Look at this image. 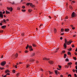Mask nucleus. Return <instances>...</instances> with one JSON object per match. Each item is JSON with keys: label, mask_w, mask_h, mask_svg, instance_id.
Here are the masks:
<instances>
[{"label": "nucleus", "mask_w": 77, "mask_h": 77, "mask_svg": "<svg viewBox=\"0 0 77 77\" xmlns=\"http://www.w3.org/2000/svg\"><path fill=\"white\" fill-rule=\"evenodd\" d=\"M3 14H5V11H4L2 13V12L0 11V18H3Z\"/></svg>", "instance_id": "obj_1"}, {"label": "nucleus", "mask_w": 77, "mask_h": 77, "mask_svg": "<svg viewBox=\"0 0 77 77\" xmlns=\"http://www.w3.org/2000/svg\"><path fill=\"white\" fill-rule=\"evenodd\" d=\"M27 6H29V5H30V6H31L32 8H35V5H33V4L32 3H27L26 5Z\"/></svg>", "instance_id": "obj_2"}, {"label": "nucleus", "mask_w": 77, "mask_h": 77, "mask_svg": "<svg viewBox=\"0 0 77 77\" xmlns=\"http://www.w3.org/2000/svg\"><path fill=\"white\" fill-rule=\"evenodd\" d=\"M6 62L5 61H2L1 63V65L2 66H4L6 64Z\"/></svg>", "instance_id": "obj_3"}, {"label": "nucleus", "mask_w": 77, "mask_h": 77, "mask_svg": "<svg viewBox=\"0 0 77 77\" xmlns=\"http://www.w3.org/2000/svg\"><path fill=\"white\" fill-rule=\"evenodd\" d=\"M72 42V41L69 40L68 42H67V45H69V44H71V43Z\"/></svg>", "instance_id": "obj_4"}, {"label": "nucleus", "mask_w": 77, "mask_h": 77, "mask_svg": "<svg viewBox=\"0 0 77 77\" xmlns=\"http://www.w3.org/2000/svg\"><path fill=\"white\" fill-rule=\"evenodd\" d=\"M35 60L34 59H32V58L30 59V60H29V62H33Z\"/></svg>", "instance_id": "obj_5"}, {"label": "nucleus", "mask_w": 77, "mask_h": 77, "mask_svg": "<svg viewBox=\"0 0 77 77\" xmlns=\"http://www.w3.org/2000/svg\"><path fill=\"white\" fill-rule=\"evenodd\" d=\"M43 60H49L50 59L49 58H44L43 59Z\"/></svg>", "instance_id": "obj_6"}, {"label": "nucleus", "mask_w": 77, "mask_h": 77, "mask_svg": "<svg viewBox=\"0 0 77 77\" xmlns=\"http://www.w3.org/2000/svg\"><path fill=\"white\" fill-rule=\"evenodd\" d=\"M75 14V13H74V12H73L72 14V17H74Z\"/></svg>", "instance_id": "obj_7"}, {"label": "nucleus", "mask_w": 77, "mask_h": 77, "mask_svg": "<svg viewBox=\"0 0 77 77\" xmlns=\"http://www.w3.org/2000/svg\"><path fill=\"white\" fill-rule=\"evenodd\" d=\"M72 63L71 62L69 63H67L68 66H71V65H72Z\"/></svg>", "instance_id": "obj_8"}, {"label": "nucleus", "mask_w": 77, "mask_h": 77, "mask_svg": "<svg viewBox=\"0 0 77 77\" xmlns=\"http://www.w3.org/2000/svg\"><path fill=\"white\" fill-rule=\"evenodd\" d=\"M48 62L50 63V64H53V61H49Z\"/></svg>", "instance_id": "obj_9"}, {"label": "nucleus", "mask_w": 77, "mask_h": 77, "mask_svg": "<svg viewBox=\"0 0 77 77\" xmlns=\"http://www.w3.org/2000/svg\"><path fill=\"white\" fill-rule=\"evenodd\" d=\"M6 25L3 26H2V29H4L5 28H6Z\"/></svg>", "instance_id": "obj_10"}, {"label": "nucleus", "mask_w": 77, "mask_h": 77, "mask_svg": "<svg viewBox=\"0 0 77 77\" xmlns=\"http://www.w3.org/2000/svg\"><path fill=\"white\" fill-rule=\"evenodd\" d=\"M63 47L64 48H66V43H64L63 45Z\"/></svg>", "instance_id": "obj_11"}, {"label": "nucleus", "mask_w": 77, "mask_h": 77, "mask_svg": "<svg viewBox=\"0 0 77 77\" xmlns=\"http://www.w3.org/2000/svg\"><path fill=\"white\" fill-rule=\"evenodd\" d=\"M69 29H65L64 30V31L65 32H69Z\"/></svg>", "instance_id": "obj_12"}, {"label": "nucleus", "mask_w": 77, "mask_h": 77, "mask_svg": "<svg viewBox=\"0 0 77 77\" xmlns=\"http://www.w3.org/2000/svg\"><path fill=\"white\" fill-rule=\"evenodd\" d=\"M6 14H10V12L8 11H6Z\"/></svg>", "instance_id": "obj_13"}, {"label": "nucleus", "mask_w": 77, "mask_h": 77, "mask_svg": "<svg viewBox=\"0 0 77 77\" xmlns=\"http://www.w3.org/2000/svg\"><path fill=\"white\" fill-rule=\"evenodd\" d=\"M10 72V71H9V70H5V73H7V72Z\"/></svg>", "instance_id": "obj_14"}, {"label": "nucleus", "mask_w": 77, "mask_h": 77, "mask_svg": "<svg viewBox=\"0 0 77 77\" xmlns=\"http://www.w3.org/2000/svg\"><path fill=\"white\" fill-rule=\"evenodd\" d=\"M67 54L68 55H71V54L70 52H68Z\"/></svg>", "instance_id": "obj_15"}, {"label": "nucleus", "mask_w": 77, "mask_h": 77, "mask_svg": "<svg viewBox=\"0 0 77 77\" xmlns=\"http://www.w3.org/2000/svg\"><path fill=\"white\" fill-rule=\"evenodd\" d=\"M14 56L15 57H18V54H16L14 55Z\"/></svg>", "instance_id": "obj_16"}, {"label": "nucleus", "mask_w": 77, "mask_h": 77, "mask_svg": "<svg viewBox=\"0 0 77 77\" xmlns=\"http://www.w3.org/2000/svg\"><path fill=\"white\" fill-rule=\"evenodd\" d=\"M66 54H65L64 55V58H66Z\"/></svg>", "instance_id": "obj_17"}, {"label": "nucleus", "mask_w": 77, "mask_h": 77, "mask_svg": "<svg viewBox=\"0 0 77 77\" xmlns=\"http://www.w3.org/2000/svg\"><path fill=\"white\" fill-rule=\"evenodd\" d=\"M57 70H55V72L56 74H57Z\"/></svg>", "instance_id": "obj_18"}, {"label": "nucleus", "mask_w": 77, "mask_h": 77, "mask_svg": "<svg viewBox=\"0 0 77 77\" xmlns=\"http://www.w3.org/2000/svg\"><path fill=\"white\" fill-rule=\"evenodd\" d=\"M65 44H67V40H66V39H65Z\"/></svg>", "instance_id": "obj_19"}, {"label": "nucleus", "mask_w": 77, "mask_h": 77, "mask_svg": "<svg viewBox=\"0 0 77 77\" xmlns=\"http://www.w3.org/2000/svg\"><path fill=\"white\" fill-rule=\"evenodd\" d=\"M35 54H34V53H33L32 54L31 56H35Z\"/></svg>", "instance_id": "obj_20"}, {"label": "nucleus", "mask_w": 77, "mask_h": 77, "mask_svg": "<svg viewBox=\"0 0 77 77\" xmlns=\"http://www.w3.org/2000/svg\"><path fill=\"white\" fill-rule=\"evenodd\" d=\"M26 10H22V12H26Z\"/></svg>", "instance_id": "obj_21"}, {"label": "nucleus", "mask_w": 77, "mask_h": 77, "mask_svg": "<svg viewBox=\"0 0 77 77\" xmlns=\"http://www.w3.org/2000/svg\"><path fill=\"white\" fill-rule=\"evenodd\" d=\"M65 51H65L64 50V51H62V53L63 54H64V53H65Z\"/></svg>", "instance_id": "obj_22"}, {"label": "nucleus", "mask_w": 77, "mask_h": 77, "mask_svg": "<svg viewBox=\"0 0 77 77\" xmlns=\"http://www.w3.org/2000/svg\"><path fill=\"white\" fill-rule=\"evenodd\" d=\"M13 10V8H12L11 7L10 8V11H11V12H12V11Z\"/></svg>", "instance_id": "obj_23"}, {"label": "nucleus", "mask_w": 77, "mask_h": 77, "mask_svg": "<svg viewBox=\"0 0 77 77\" xmlns=\"http://www.w3.org/2000/svg\"><path fill=\"white\" fill-rule=\"evenodd\" d=\"M29 50L30 51H33V48H31L29 49Z\"/></svg>", "instance_id": "obj_24"}, {"label": "nucleus", "mask_w": 77, "mask_h": 77, "mask_svg": "<svg viewBox=\"0 0 77 77\" xmlns=\"http://www.w3.org/2000/svg\"><path fill=\"white\" fill-rule=\"evenodd\" d=\"M22 9H24L25 8V6H22Z\"/></svg>", "instance_id": "obj_25"}, {"label": "nucleus", "mask_w": 77, "mask_h": 77, "mask_svg": "<svg viewBox=\"0 0 77 77\" xmlns=\"http://www.w3.org/2000/svg\"><path fill=\"white\" fill-rule=\"evenodd\" d=\"M65 19H68V16H66L65 17Z\"/></svg>", "instance_id": "obj_26"}, {"label": "nucleus", "mask_w": 77, "mask_h": 77, "mask_svg": "<svg viewBox=\"0 0 77 77\" xmlns=\"http://www.w3.org/2000/svg\"><path fill=\"white\" fill-rule=\"evenodd\" d=\"M29 48V45H27L26 47V49H27V48Z\"/></svg>", "instance_id": "obj_27"}, {"label": "nucleus", "mask_w": 77, "mask_h": 77, "mask_svg": "<svg viewBox=\"0 0 77 77\" xmlns=\"http://www.w3.org/2000/svg\"><path fill=\"white\" fill-rule=\"evenodd\" d=\"M68 61H69V60L68 58H66V62H68Z\"/></svg>", "instance_id": "obj_28"}, {"label": "nucleus", "mask_w": 77, "mask_h": 77, "mask_svg": "<svg viewBox=\"0 0 77 77\" xmlns=\"http://www.w3.org/2000/svg\"><path fill=\"white\" fill-rule=\"evenodd\" d=\"M58 67L59 68H60V69H61V68H62V66H61L58 65Z\"/></svg>", "instance_id": "obj_29"}, {"label": "nucleus", "mask_w": 77, "mask_h": 77, "mask_svg": "<svg viewBox=\"0 0 77 77\" xmlns=\"http://www.w3.org/2000/svg\"><path fill=\"white\" fill-rule=\"evenodd\" d=\"M72 48H74V47H75V46L74 44L72 45Z\"/></svg>", "instance_id": "obj_30"}, {"label": "nucleus", "mask_w": 77, "mask_h": 77, "mask_svg": "<svg viewBox=\"0 0 77 77\" xmlns=\"http://www.w3.org/2000/svg\"><path fill=\"white\" fill-rule=\"evenodd\" d=\"M32 46L33 47H36V45L34 44H33L32 45Z\"/></svg>", "instance_id": "obj_31"}, {"label": "nucleus", "mask_w": 77, "mask_h": 77, "mask_svg": "<svg viewBox=\"0 0 77 77\" xmlns=\"http://www.w3.org/2000/svg\"><path fill=\"white\" fill-rule=\"evenodd\" d=\"M28 52H29V51H28L26 50L25 51V53H28Z\"/></svg>", "instance_id": "obj_32"}, {"label": "nucleus", "mask_w": 77, "mask_h": 77, "mask_svg": "<svg viewBox=\"0 0 77 77\" xmlns=\"http://www.w3.org/2000/svg\"><path fill=\"white\" fill-rule=\"evenodd\" d=\"M3 21H4V23H6V20L5 19H3Z\"/></svg>", "instance_id": "obj_33"}, {"label": "nucleus", "mask_w": 77, "mask_h": 77, "mask_svg": "<svg viewBox=\"0 0 77 77\" xmlns=\"http://www.w3.org/2000/svg\"><path fill=\"white\" fill-rule=\"evenodd\" d=\"M68 50H69V51H71L72 50V48H70L69 49H68Z\"/></svg>", "instance_id": "obj_34"}, {"label": "nucleus", "mask_w": 77, "mask_h": 77, "mask_svg": "<svg viewBox=\"0 0 77 77\" xmlns=\"http://www.w3.org/2000/svg\"><path fill=\"white\" fill-rule=\"evenodd\" d=\"M57 32V31H56V29H54V32L55 33H56Z\"/></svg>", "instance_id": "obj_35"}, {"label": "nucleus", "mask_w": 77, "mask_h": 77, "mask_svg": "<svg viewBox=\"0 0 77 77\" xmlns=\"http://www.w3.org/2000/svg\"><path fill=\"white\" fill-rule=\"evenodd\" d=\"M68 77H71V74H69L68 75Z\"/></svg>", "instance_id": "obj_36"}, {"label": "nucleus", "mask_w": 77, "mask_h": 77, "mask_svg": "<svg viewBox=\"0 0 77 77\" xmlns=\"http://www.w3.org/2000/svg\"><path fill=\"white\" fill-rule=\"evenodd\" d=\"M32 10L31 9H29L28 10V11L29 12H30L31 11H32Z\"/></svg>", "instance_id": "obj_37"}, {"label": "nucleus", "mask_w": 77, "mask_h": 77, "mask_svg": "<svg viewBox=\"0 0 77 77\" xmlns=\"http://www.w3.org/2000/svg\"><path fill=\"white\" fill-rule=\"evenodd\" d=\"M61 32H63V31H64V29H61Z\"/></svg>", "instance_id": "obj_38"}, {"label": "nucleus", "mask_w": 77, "mask_h": 77, "mask_svg": "<svg viewBox=\"0 0 77 77\" xmlns=\"http://www.w3.org/2000/svg\"><path fill=\"white\" fill-rule=\"evenodd\" d=\"M29 48L30 49V48H32V46H29Z\"/></svg>", "instance_id": "obj_39"}, {"label": "nucleus", "mask_w": 77, "mask_h": 77, "mask_svg": "<svg viewBox=\"0 0 77 77\" xmlns=\"http://www.w3.org/2000/svg\"><path fill=\"white\" fill-rule=\"evenodd\" d=\"M12 72L13 73H15V70H13Z\"/></svg>", "instance_id": "obj_40"}, {"label": "nucleus", "mask_w": 77, "mask_h": 77, "mask_svg": "<svg viewBox=\"0 0 77 77\" xmlns=\"http://www.w3.org/2000/svg\"><path fill=\"white\" fill-rule=\"evenodd\" d=\"M73 57L74 58L73 59H74L75 60H76V57Z\"/></svg>", "instance_id": "obj_41"}, {"label": "nucleus", "mask_w": 77, "mask_h": 77, "mask_svg": "<svg viewBox=\"0 0 77 77\" xmlns=\"http://www.w3.org/2000/svg\"><path fill=\"white\" fill-rule=\"evenodd\" d=\"M7 9H8V10H10V8L8 7H7Z\"/></svg>", "instance_id": "obj_42"}, {"label": "nucleus", "mask_w": 77, "mask_h": 77, "mask_svg": "<svg viewBox=\"0 0 77 77\" xmlns=\"http://www.w3.org/2000/svg\"><path fill=\"white\" fill-rule=\"evenodd\" d=\"M20 75V73H17V74H16V75L18 77V75Z\"/></svg>", "instance_id": "obj_43"}, {"label": "nucleus", "mask_w": 77, "mask_h": 77, "mask_svg": "<svg viewBox=\"0 0 77 77\" xmlns=\"http://www.w3.org/2000/svg\"><path fill=\"white\" fill-rule=\"evenodd\" d=\"M17 10H20V7H17Z\"/></svg>", "instance_id": "obj_44"}, {"label": "nucleus", "mask_w": 77, "mask_h": 77, "mask_svg": "<svg viewBox=\"0 0 77 77\" xmlns=\"http://www.w3.org/2000/svg\"><path fill=\"white\" fill-rule=\"evenodd\" d=\"M74 75V77H77V75H76V74H75Z\"/></svg>", "instance_id": "obj_45"}, {"label": "nucleus", "mask_w": 77, "mask_h": 77, "mask_svg": "<svg viewBox=\"0 0 77 77\" xmlns=\"http://www.w3.org/2000/svg\"><path fill=\"white\" fill-rule=\"evenodd\" d=\"M24 35V33H22L21 36H23Z\"/></svg>", "instance_id": "obj_46"}, {"label": "nucleus", "mask_w": 77, "mask_h": 77, "mask_svg": "<svg viewBox=\"0 0 77 77\" xmlns=\"http://www.w3.org/2000/svg\"><path fill=\"white\" fill-rule=\"evenodd\" d=\"M40 69L41 71H43V69H42V68H40Z\"/></svg>", "instance_id": "obj_47"}, {"label": "nucleus", "mask_w": 77, "mask_h": 77, "mask_svg": "<svg viewBox=\"0 0 77 77\" xmlns=\"http://www.w3.org/2000/svg\"><path fill=\"white\" fill-rule=\"evenodd\" d=\"M10 75V74L9 73H8L6 74V75Z\"/></svg>", "instance_id": "obj_48"}, {"label": "nucleus", "mask_w": 77, "mask_h": 77, "mask_svg": "<svg viewBox=\"0 0 77 77\" xmlns=\"http://www.w3.org/2000/svg\"><path fill=\"white\" fill-rule=\"evenodd\" d=\"M3 30H0V33H3Z\"/></svg>", "instance_id": "obj_49"}, {"label": "nucleus", "mask_w": 77, "mask_h": 77, "mask_svg": "<svg viewBox=\"0 0 77 77\" xmlns=\"http://www.w3.org/2000/svg\"><path fill=\"white\" fill-rule=\"evenodd\" d=\"M43 26V24H41V25H40L39 27L40 28L41 26Z\"/></svg>", "instance_id": "obj_50"}, {"label": "nucleus", "mask_w": 77, "mask_h": 77, "mask_svg": "<svg viewBox=\"0 0 77 77\" xmlns=\"http://www.w3.org/2000/svg\"><path fill=\"white\" fill-rule=\"evenodd\" d=\"M3 68H2V67H0V69H1V70H2V69H3Z\"/></svg>", "instance_id": "obj_51"}, {"label": "nucleus", "mask_w": 77, "mask_h": 77, "mask_svg": "<svg viewBox=\"0 0 77 77\" xmlns=\"http://www.w3.org/2000/svg\"><path fill=\"white\" fill-rule=\"evenodd\" d=\"M29 65H26V68H28V67H29Z\"/></svg>", "instance_id": "obj_52"}, {"label": "nucleus", "mask_w": 77, "mask_h": 77, "mask_svg": "<svg viewBox=\"0 0 77 77\" xmlns=\"http://www.w3.org/2000/svg\"><path fill=\"white\" fill-rule=\"evenodd\" d=\"M64 21H66V19L65 18H64Z\"/></svg>", "instance_id": "obj_53"}, {"label": "nucleus", "mask_w": 77, "mask_h": 77, "mask_svg": "<svg viewBox=\"0 0 77 77\" xmlns=\"http://www.w3.org/2000/svg\"><path fill=\"white\" fill-rule=\"evenodd\" d=\"M70 26L71 27H74V26L72 25H70Z\"/></svg>", "instance_id": "obj_54"}, {"label": "nucleus", "mask_w": 77, "mask_h": 77, "mask_svg": "<svg viewBox=\"0 0 77 77\" xmlns=\"http://www.w3.org/2000/svg\"><path fill=\"white\" fill-rule=\"evenodd\" d=\"M70 9H72V7L71 6L70 7L69 6Z\"/></svg>", "instance_id": "obj_55"}, {"label": "nucleus", "mask_w": 77, "mask_h": 77, "mask_svg": "<svg viewBox=\"0 0 77 77\" xmlns=\"http://www.w3.org/2000/svg\"><path fill=\"white\" fill-rule=\"evenodd\" d=\"M75 55H76V56H77V53L75 52Z\"/></svg>", "instance_id": "obj_56"}, {"label": "nucleus", "mask_w": 77, "mask_h": 77, "mask_svg": "<svg viewBox=\"0 0 77 77\" xmlns=\"http://www.w3.org/2000/svg\"><path fill=\"white\" fill-rule=\"evenodd\" d=\"M59 48H58L56 49V50L58 51V50H59Z\"/></svg>", "instance_id": "obj_57"}, {"label": "nucleus", "mask_w": 77, "mask_h": 77, "mask_svg": "<svg viewBox=\"0 0 77 77\" xmlns=\"http://www.w3.org/2000/svg\"><path fill=\"white\" fill-rule=\"evenodd\" d=\"M73 37H75L76 36V35H73Z\"/></svg>", "instance_id": "obj_58"}, {"label": "nucleus", "mask_w": 77, "mask_h": 77, "mask_svg": "<svg viewBox=\"0 0 77 77\" xmlns=\"http://www.w3.org/2000/svg\"><path fill=\"white\" fill-rule=\"evenodd\" d=\"M12 5H14L15 4V2H13L12 3Z\"/></svg>", "instance_id": "obj_59"}, {"label": "nucleus", "mask_w": 77, "mask_h": 77, "mask_svg": "<svg viewBox=\"0 0 77 77\" xmlns=\"http://www.w3.org/2000/svg\"><path fill=\"white\" fill-rule=\"evenodd\" d=\"M72 71H73V72H75V70L73 69V70H72Z\"/></svg>", "instance_id": "obj_60"}, {"label": "nucleus", "mask_w": 77, "mask_h": 77, "mask_svg": "<svg viewBox=\"0 0 77 77\" xmlns=\"http://www.w3.org/2000/svg\"><path fill=\"white\" fill-rule=\"evenodd\" d=\"M62 39H63V38H62V37H61L60 38V39L61 40H62Z\"/></svg>", "instance_id": "obj_61"}, {"label": "nucleus", "mask_w": 77, "mask_h": 77, "mask_svg": "<svg viewBox=\"0 0 77 77\" xmlns=\"http://www.w3.org/2000/svg\"><path fill=\"white\" fill-rule=\"evenodd\" d=\"M72 30H74V29H75V27H73L72 28Z\"/></svg>", "instance_id": "obj_62"}, {"label": "nucleus", "mask_w": 77, "mask_h": 77, "mask_svg": "<svg viewBox=\"0 0 77 77\" xmlns=\"http://www.w3.org/2000/svg\"><path fill=\"white\" fill-rule=\"evenodd\" d=\"M75 68H76V69H77V66H75Z\"/></svg>", "instance_id": "obj_63"}, {"label": "nucleus", "mask_w": 77, "mask_h": 77, "mask_svg": "<svg viewBox=\"0 0 77 77\" xmlns=\"http://www.w3.org/2000/svg\"><path fill=\"white\" fill-rule=\"evenodd\" d=\"M3 77H6V75H4Z\"/></svg>", "instance_id": "obj_64"}]
</instances>
